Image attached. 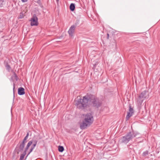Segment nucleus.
<instances>
[{
    "label": "nucleus",
    "instance_id": "obj_13",
    "mask_svg": "<svg viewBox=\"0 0 160 160\" xmlns=\"http://www.w3.org/2000/svg\"><path fill=\"white\" fill-rule=\"evenodd\" d=\"M26 152L24 151L23 153L21 155L19 160H23L24 158V156L26 155ZM25 160V159L24 160Z\"/></svg>",
    "mask_w": 160,
    "mask_h": 160
},
{
    "label": "nucleus",
    "instance_id": "obj_11",
    "mask_svg": "<svg viewBox=\"0 0 160 160\" xmlns=\"http://www.w3.org/2000/svg\"><path fill=\"white\" fill-rule=\"evenodd\" d=\"M133 113L130 112H128L127 114L126 117V119L127 120H129L130 118L132 116Z\"/></svg>",
    "mask_w": 160,
    "mask_h": 160
},
{
    "label": "nucleus",
    "instance_id": "obj_9",
    "mask_svg": "<svg viewBox=\"0 0 160 160\" xmlns=\"http://www.w3.org/2000/svg\"><path fill=\"white\" fill-rule=\"evenodd\" d=\"M32 142L31 141H29L26 147L25 148V149H24V151L25 152H26L27 150L28 149V148L32 144Z\"/></svg>",
    "mask_w": 160,
    "mask_h": 160
},
{
    "label": "nucleus",
    "instance_id": "obj_24",
    "mask_svg": "<svg viewBox=\"0 0 160 160\" xmlns=\"http://www.w3.org/2000/svg\"><path fill=\"white\" fill-rule=\"evenodd\" d=\"M15 85V83H13V97H14H14H15V95H14V94H15V92H14Z\"/></svg>",
    "mask_w": 160,
    "mask_h": 160
},
{
    "label": "nucleus",
    "instance_id": "obj_1",
    "mask_svg": "<svg viewBox=\"0 0 160 160\" xmlns=\"http://www.w3.org/2000/svg\"><path fill=\"white\" fill-rule=\"evenodd\" d=\"M102 103V100L92 94H87L82 98L76 101L75 105L79 109L85 110L88 107L89 105L98 108L101 107Z\"/></svg>",
    "mask_w": 160,
    "mask_h": 160
},
{
    "label": "nucleus",
    "instance_id": "obj_18",
    "mask_svg": "<svg viewBox=\"0 0 160 160\" xmlns=\"http://www.w3.org/2000/svg\"><path fill=\"white\" fill-rule=\"evenodd\" d=\"M148 151H146L142 153V156L144 157L146 156L148 154Z\"/></svg>",
    "mask_w": 160,
    "mask_h": 160
},
{
    "label": "nucleus",
    "instance_id": "obj_6",
    "mask_svg": "<svg viewBox=\"0 0 160 160\" xmlns=\"http://www.w3.org/2000/svg\"><path fill=\"white\" fill-rule=\"evenodd\" d=\"M31 21L30 25L31 26H37L38 24V19L35 14H34L30 21Z\"/></svg>",
    "mask_w": 160,
    "mask_h": 160
},
{
    "label": "nucleus",
    "instance_id": "obj_29",
    "mask_svg": "<svg viewBox=\"0 0 160 160\" xmlns=\"http://www.w3.org/2000/svg\"><path fill=\"white\" fill-rule=\"evenodd\" d=\"M59 0H56L57 2H58V1Z\"/></svg>",
    "mask_w": 160,
    "mask_h": 160
},
{
    "label": "nucleus",
    "instance_id": "obj_19",
    "mask_svg": "<svg viewBox=\"0 0 160 160\" xmlns=\"http://www.w3.org/2000/svg\"><path fill=\"white\" fill-rule=\"evenodd\" d=\"M134 133H135L137 135L136 137H135L136 138H138L141 137V134L138 132Z\"/></svg>",
    "mask_w": 160,
    "mask_h": 160
},
{
    "label": "nucleus",
    "instance_id": "obj_12",
    "mask_svg": "<svg viewBox=\"0 0 160 160\" xmlns=\"http://www.w3.org/2000/svg\"><path fill=\"white\" fill-rule=\"evenodd\" d=\"M58 151L60 152H62L64 150V148L63 146L59 145L58 146Z\"/></svg>",
    "mask_w": 160,
    "mask_h": 160
},
{
    "label": "nucleus",
    "instance_id": "obj_14",
    "mask_svg": "<svg viewBox=\"0 0 160 160\" xmlns=\"http://www.w3.org/2000/svg\"><path fill=\"white\" fill-rule=\"evenodd\" d=\"M5 66L7 70H8V72H10V70L11 69V68L10 66L8 64V63H7L6 64Z\"/></svg>",
    "mask_w": 160,
    "mask_h": 160
},
{
    "label": "nucleus",
    "instance_id": "obj_26",
    "mask_svg": "<svg viewBox=\"0 0 160 160\" xmlns=\"http://www.w3.org/2000/svg\"><path fill=\"white\" fill-rule=\"evenodd\" d=\"M22 2H25L28 1V0H21Z\"/></svg>",
    "mask_w": 160,
    "mask_h": 160
},
{
    "label": "nucleus",
    "instance_id": "obj_4",
    "mask_svg": "<svg viewBox=\"0 0 160 160\" xmlns=\"http://www.w3.org/2000/svg\"><path fill=\"white\" fill-rule=\"evenodd\" d=\"M27 141H22V142H19L16 148V149L17 148L18 149V154L19 153V152L23 150L24 148Z\"/></svg>",
    "mask_w": 160,
    "mask_h": 160
},
{
    "label": "nucleus",
    "instance_id": "obj_22",
    "mask_svg": "<svg viewBox=\"0 0 160 160\" xmlns=\"http://www.w3.org/2000/svg\"><path fill=\"white\" fill-rule=\"evenodd\" d=\"M33 148H30V151L28 153V154L27 156H26V158L28 157V156L30 154V153L33 150ZM26 158H25L26 159Z\"/></svg>",
    "mask_w": 160,
    "mask_h": 160
},
{
    "label": "nucleus",
    "instance_id": "obj_15",
    "mask_svg": "<svg viewBox=\"0 0 160 160\" xmlns=\"http://www.w3.org/2000/svg\"><path fill=\"white\" fill-rule=\"evenodd\" d=\"M80 24V21L79 20H77L74 23V25H75V27L76 26H79Z\"/></svg>",
    "mask_w": 160,
    "mask_h": 160
},
{
    "label": "nucleus",
    "instance_id": "obj_2",
    "mask_svg": "<svg viewBox=\"0 0 160 160\" xmlns=\"http://www.w3.org/2000/svg\"><path fill=\"white\" fill-rule=\"evenodd\" d=\"M94 121L93 116L91 113H88L84 116V119L80 124L81 129H83L89 127Z\"/></svg>",
    "mask_w": 160,
    "mask_h": 160
},
{
    "label": "nucleus",
    "instance_id": "obj_8",
    "mask_svg": "<svg viewBox=\"0 0 160 160\" xmlns=\"http://www.w3.org/2000/svg\"><path fill=\"white\" fill-rule=\"evenodd\" d=\"M24 89L22 87H20L18 89V94L20 95H23L25 93Z\"/></svg>",
    "mask_w": 160,
    "mask_h": 160
},
{
    "label": "nucleus",
    "instance_id": "obj_16",
    "mask_svg": "<svg viewBox=\"0 0 160 160\" xmlns=\"http://www.w3.org/2000/svg\"><path fill=\"white\" fill-rule=\"evenodd\" d=\"M133 113V108L131 107V106L130 105H129V112Z\"/></svg>",
    "mask_w": 160,
    "mask_h": 160
},
{
    "label": "nucleus",
    "instance_id": "obj_17",
    "mask_svg": "<svg viewBox=\"0 0 160 160\" xmlns=\"http://www.w3.org/2000/svg\"><path fill=\"white\" fill-rule=\"evenodd\" d=\"M62 142H60L59 141L58 142V144H60L59 145H61V146H63L64 145H65V143L63 142V141H62Z\"/></svg>",
    "mask_w": 160,
    "mask_h": 160
},
{
    "label": "nucleus",
    "instance_id": "obj_23",
    "mask_svg": "<svg viewBox=\"0 0 160 160\" xmlns=\"http://www.w3.org/2000/svg\"><path fill=\"white\" fill-rule=\"evenodd\" d=\"M29 135V133L28 132L27 135L25 137L23 140H26L28 139V137Z\"/></svg>",
    "mask_w": 160,
    "mask_h": 160
},
{
    "label": "nucleus",
    "instance_id": "obj_10",
    "mask_svg": "<svg viewBox=\"0 0 160 160\" xmlns=\"http://www.w3.org/2000/svg\"><path fill=\"white\" fill-rule=\"evenodd\" d=\"M70 9L72 11H73L75 9V5L74 3H72L70 4L69 7Z\"/></svg>",
    "mask_w": 160,
    "mask_h": 160
},
{
    "label": "nucleus",
    "instance_id": "obj_3",
    "mask_svg": "<svg viewBox=\"0 0 160 160\" xmlns=\"http://www.w3.org/2000/svg\"><path fill=\"white\" fill-rule=\"evenodd\" d=\"M149 95L148 92L144 91L141 92L138 97L137 100V103L138 104L140 105H141L144 100L146 98H148Z\"/></svg>",
    "mask_w": 160,
    "mask_h": 160
},
{
    "label": "nucleus",
    "instance_id": "obj_21",
    "mask_svg": "<svg viewBox=\"0 0 160 160\" xmlns=\"http://www.w3.org/2000/svg\"><path fill=\"white\" fill-rule=\"evenodd\" d=\"M37 143V142H35V143L33 144L31 148H32L34 149Z\"/></svg>",
    "mask_w": 160,
    "mask_h": 160
},
{
    "label": "nucleus",
    "instance_id": "obj_25",
    "mask_svg": "<svg viewBox=\"0 0 160 160\" xmlns=\"http://www.w3.org/2000/svg\"><path fill=\"white\" fill-rule=\"evenodd\" d=\"M129 141H122V142H124V143H128Z\"/></svg>",
    "mask_w": 160,
    "mask_h": 160
},
{
    "label": "nucleus",
    "instance_id": "obj_5",
    "mask_svg": "<svg viewBox=\"0 0 160 160\" xmlns=\"http://www.w3.org/2000/svg\"><path fill=\"white\" fill-rule=\"evenodd\" d=\"M137 135L135 133L132 132H129L124 136L123 137V138H124V140H130L132 139L134 137H136Z\"/></svg>",
    "mask_w": 160,
    "mask_h": 160
},
{
    "label": "nucleus",
    "instance_id": "obj_7",
    "mask_svg": "<svg viewBox=\"0 0 160 160\" xmlns=\"http://www.w3.org/2000/svg\"><path fill=\"white\" fill-rule=\"evenodd\" d=\"M75 29V25H72L68 31V33L70 36L72 37L74 32Z\"/></svg>",
    "mask_w": 160,
    "mask_h": 160
},
{
    "label": "nucleus",
    "instance_id": "obj_20",
    "mask_svg": "<svg viewBox=\"0 0 160 160\" xmlns=\"http://www.w3.org/2000/svg\"><path fill=\"white\" fill-rule=\"evenodd\" d=\"M13 77L15 78L16 81L18 80V78L15 72H14Z\"/></svg>",
    "mask_w": 160,
    "mask_h": 160
},
{
    "label": "nucleus",
    "instance_id": "obj_27",
    "mask_svg": "<svg viewBox=\"0 0 160 160\" xmlns=\"http://www.w3.org/2000/svg\"><path fill=\"white\" fill-rule=\"evenodd\" d=\"M109 38V34L108 33H107V38L108 39Z\"/></svg>",
    "mask_w": 160,
    "mask_h": 160
},
{
    "label": "nucleus",
    "instance_id": "obj_28",
    "mask_svg": "<svg viewBox=\"0 0 160 160\" xmlns=\"http://www.w3.org/2000/svg\"><path fill=\"white\" fill-rule=\"evenodd\" d=\"M1 1H2V2L1 3V4H2V3L3 2V1H3V0H0V2H1Z\"/></svg>",
    "mask_w": 160,
    "mask_h": 160
}]
</instances>
